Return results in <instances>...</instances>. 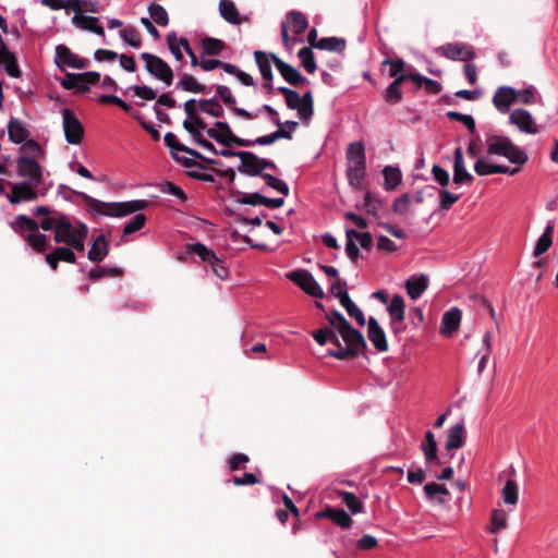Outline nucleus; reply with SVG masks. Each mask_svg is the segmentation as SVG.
I'll use <instances>...</instances> for the list:
<instances>
[{"instance_id":"obj_37","label":"nucleus","mask_w":558,"mask_h":558,"mask_svg":"<svg viewBox=\"0 0 558 558\" xmlns=\"http://www.w3.org/2000/svg\"><path fill=\"white\" fill-rule=\"evenodd\" d=\"M512 144L513 143L508 137L492 136L490 142L488 143L487 153L489 155L506 157Z\"/></svg>"},{"instance_id":"obj_59","label":"nucleus","mask_w":558,"mask_h":558,"mask_svg":"<svg viewBox=\"0 0 558 558\" xmlns=\"http://www.w3.org/2000/svg\"><path fill=\"white\" fill-rule=\"evenodd\" d=\"M146 216L144 214H137L131 221H129L123 228V236L130 235L134 232L140 231L146 223Z\"/></svg>"},{"instance_id":"obj_24","label":"nucleus","mask_w":558,"mask_h":558,"mask_svg":"<svg viewBox=\"0 0 558 558\" xmlns=\"http://www.w3.org/2000/svg\"><path fill=\"white\" fill-rule=\"evenodd\" d=\"M71 238H73V226L70 218L62 213H58V220L53 236L54 242L65 244Z\"/></svg>"},{"instance_id":"obj_6","label":"nucleus","mask_w":558,"mask_h":558,"mask_svg":"<svg viewBox=\"0 0 558 558\" xmlns=\"http://www.w3.org/2000/svg\"><path fill=\"white\" fill-rule=\"evenodd\" d=\"M286 277L313 298L323 299L325 293L312 274L306 269L290 271Z\"/></svg>"},{"instance_id":"obj_28","label":"nucleus","mask_w":558,"mask_h":558,"mask_svg":"<svg viewBox=\"0 0 558 558\" xmlns=\"http://www.w3.org/2000/svg\"><path fill=\"white\" fill-rule=\"evenodd\" d=\"M555 230V220L547 221V225L545 227V230L543 234L538 238L534 250H533V256L539 257L544 253H546L550 246L553 245V233Z\"/></svg>"},{"instance_id":"obj_61","label":"nucleus","mask_w":558,"mask_h":558,"mask_svg":"<svg viewBox=\"0 0 558 558\" xmlns=\"http://www.w3.org/2000/svg\"><path fill=\"white\" fill-rule=\"evenodd\" d=\"M380 205L381 202L372 192L368 191L365 193L362 207L366 210L367 214L377 216Z\"/></svg>"},{"instance_id":"obj_18","label":"nucleus","mask_w":558,"mask_h":558,"mask_svg":"<svg viewBox=\"0 0 558 558\" xmlns=\"http://www.w3.org/2000/svg\"><path fill=\"white\" fill-rule=\"evenodd\" d=\"M367 337L373 343L375 349L379 352L388 351V342L384 329L379 326L375 317H369L367 320Z\"/></svg>"},{"instance_id":"obj_46","label":"nucleus","mask_w":558,"mask_h":558,"mask_svg":"<svg viewBox=\"0 0 558 558\" xmlns=\"http://www.w3.org/2000/svg\"><path fill=\"white\" fill-rule=\"evenodd\" d=\"M202 47L205 54L219 56L226 48V44L221 39L206 37L202 40Z\"/></svg>"},{"instance_id":"obj_23","label":"nucleus","mask_w":558,"mask_h":558,"mask_svg":"<svg viewBox=\"0 0 558 558\" xmlns=\"http://www.w3.org/2000/svg\"><path fill=\"white\" fill-rule=\"evenodd\" d=\"M461 322V311L457 307H452L450 311L442 315L440 324V332L449 337L459 329Z\"/></svg>"},{"instance_id":"obj_49","label":"nucleus","mask_w":558,"mask_h":558,"mask_svg":"<svg viewBox=\"0 0 558 558\" xmlns=\"http://www.w3.org/2000/svg\"><path fill=\"white\" fill-rule=\"evenodd\" d=\"M27 243L38 253H45L49 247L48 239L45 234L36 232H31L25 236Z\"/></svg>"},{"instance_id":"obj_47","label":"nucleus","mask_w":558,"mask_h":558,"mask_svg":"<svg viewBox=\"0 0 558 558\" xmlns=\"http://www.w3.org/2000/svg\"><path fill=\"white\" fill-rule=\"evenodd\" d=\"M148 13L151 20L159 26H167L169 24V15L166 9L158 3H150L148 5Z\"/></svg>"},{"instance_id":"obj_53","label":"nucleus","mask_w":558,"mask_h":558,"mask_svg":"<svg viewBox=\"0 0 558 558\" xmlns=\"http://www.w3.org/2000/svg\"><path fill=\"white\" fill-rule=\"evenodd\" d=\"M298 57L300 58V60L302 61V65L308 73L313 74L316 71L317 66L311 47L301 48L298 52Z\"/></svg>"},{"instance_id":"obj_15","label":"nucleus","mask_w":558,"mask_h":558,"mask_svg":"<svg viewBox=\"0 0 558 558\" xmlns=\"http://www.w3.org/2000/svg\"><path fill=\"white\" fill-rule=\"evenodd\" d=\"M238 158L241 160V165L238 167V171L243 174L262 177V158L251 151H240Z\"/></svg>"},{"instance_id":"obj_16","label":"nucleus","mask_w":558,"mask_h":558,"mask_svg":"<svg viewBox=\"0 0 558 558\" xmlns=\"http://www.w3.org/2000/svg\"><path fill=\"white\" fill-rule=\"evenodd\" d=\"M216 94L217 96L222 100V102L228 106L232 112L246 120H252L256 118V116L252 114L247 110L243 108L236 107V99L232 95L230 88L226 85H217L216 86Z\"/></svg>"},{"instance_id":"obj_33","label":"nucleus","mask_w":558,"mask_h":558,"mask_svg":"<svg viewBox=\"0 0 558 558\" xmlns=\"http://www.w3.org/2000/svg\"><path fill=\"white\" fill-rule=\"evenodd\" d=\"M428 281L424 275L420 277H411L405 282V290L412 300L418 299L422 293L427 289Z\"/></svg>"},{"instance_id":"obj_5","label":"nucleus","mask_w":558,"mask_h":558,"mask_svg":"<svg viewBox=\"0 0 558 558\" xmlns=\"http://www.w3.org/2000/svg\"><path fill=\"white\" fill-rule=\"evenodd\" d=\"M38 160L27 155H20L16 159L17 174L21 178L27 179L34 186H38L44 180L43 167Z\"/></svg>"},{"instance_id":"obj_44","label":"nucleus","mask_w":558,"mask_h":558,"mask_svg":"<svg viewBox=\"0 0 558 558\" xmlns=\"http://www.w3.org/2000/svg\"><path fill=\"white\" fill-rule=\"evenodd\" d=\"M338 496L341 498L342 502L348 507V509L353 513H360L364 509V505L359 500L355 494L351 492L338 490Z\"/></svg>"},{"instance_id":"obj_39","label":"nucleus","mask_w":558,"mask_h":558,"mask_svg":"<svg viewBox=\"0 0 558 558\" xmlns=\"http://www.w3.org/2000/svg\"><path fill=\"white\" fill-rule=\"evenodd\" d=\"M254 58L263 78L267 82H271L274 77L271 70V54L268 57L266 52L258 50L254 52Z\"/></svg>"},{"instance_id":"obj_52","label":"nucleus","mask_w":558,"mask_h":558,"mask_svg":"<svg viewBox=\"0 0 558 558\" xmlns=\"http://www.w3.org/2000/svg\"><path fill=\"white\" fill-rule=\"evenodd\" d=\"M507 527V513L501 509H495L490 515L489 532L495 534Z\"/></svg>"},{"instance_id":"obj_50","label":"nucleus","mask_w":558,"mask_h":558,"mask_svg":"<svg viewBox=\"0 0 558 558\" xmlns=\"http://www.w3.org/2000/svg\"><path fill=\"white\" fill-rule=\"evenodd\" d=\"M348 162H365V149L361 142L351 143L347 148Z\"/></svg>"},{"instance_id":"obj_56","label":"nucleus","mask_w":558,"mask_h":558,"mask_svg":"<svg viewBox=\"0 0 558 558\" xmlns=\"http://www.w3.org/2000/svg\"><path fill=\"white\" fill-rule=\"evenodd\" d=\"M278 92L284 96L289 109L296 110L301 105V96L298 92L288 87H279Z\"/></svg>"},{"instance_id":"obj_20","label":"nucleus","mask_w":558,"mask_h":558,"mask_svg":"<svg viewBox=\"0 0 558 558\" xmlns=\"http://www.w3.org/2000/svg\"><path fill=\"white\" fill-rule=\"evenodd\" d=\"M311 335L319 345H325L327 342H330L335 347L333 349H329L327 353L340 351L345 347L339 339L340 335L329 327H323L314 330Z\"/></svg>"},{"instance_id":"obj_10","label":"nucleus","mask_w":558,"mask_h":558,"mask_svg":"<svg viewBox=\"0 0 558 558\" xmlns=\"http://www.w3.org/2000/svg\"><path fill=\"white\" fill-rule=\"evenodd\" d=\"M509 122L523 133L536 134L538 132V128L532 114L525 109H514L509 116Z\"/></svg>"},{"instance_id":"obj_25","label":"nucleus","mask_w":558,"mask_h":558,"mask_svg":"<svg viewBox=\"0 0 558 558\" xmlns=\"http://www.w3.org/2000/svg\"><path fill=\"white\" fill-rule=\"evenodd\" d=\"M0 64H4L5 72L11 77L17 78L22 75L15 54L7 48L3 41L0 44Z\"/></svg>"},{"instance_id":"obj_11","label":"nucleus","mask_w":558,"mask_h":558,"mask_svg":"<svg viewBox=\"0 0 558 558\" xmlns=\"http://www.w3.org/2000/svg\"><path fill=\"white\" fill-rule=\"evenodd\" d=\"M271 60L282 77L293 86H302L306 83V78L292 65L282 61L276 54L271 53Z\"/></svg>"},{"instance_id":"obj_27","label":"nucleus","mask_w":558,"mask_h":558,"mask_svg":"<svg viewBox=\"0 0 558 558\" xmlns=\"http://www.w3.org/2000/svg\"><path fill=\"white\" fill-rule=\"evenodd\" d=\"M72 23L75 27H77L80 29L95 33L98 36H102V37L105 36V29L99 24V20L95 16H88V15H84V14L74 15L72 17Z\"/></svg>"},{"instance_id":"obj_14","label":"nucleus","mask_w":558,"mask_h":558,"mask_svg":"<svg viewBox=\"0 0 558 558\" xmlns=\"http://www.w3.org/2000/svg\"><path fill=\"white\" fill-rule=\"evenodd\" d=\"M517 90L510 86H500L496 89L493 104L495 108L501 112L507 113L512 104L515 102Z\"/></svg>"},{"instance_id":"obj_8","label":"nucleus","mask_w":558,"mask_h":558,"mask_svg":"<svg viewBox=\"0 0 558 558\" xmlns=\"http://www.w3.org/2000/svg\"><path fill=\"white\" fill-rule=\"evenodd\" d=\"M437 52L447 59L464 62L473 60L476 56L474 47L464 43L442 45L437 49Z\"/></svg>"},{"instance_id":"obj_7","label":"nucleus","mask_w":558,"mask_h":558,"mask_svg":"<svg viewBox=\"0 0 558 558\" xmlns=\"http://www.w3.org/2000/svg\"><path fill=\"white\" fill-rule=\"evenodd\" d=\"M63 131L65 140L69 144L77 145L83 141L84 128L81 121L75 117L74 112L64 108L62 110Z\"/></svg>"},{"instance_id":"obj_38","label":"nucleus","mask_w":558,"mask_h":558,"mask_svg":"<svg viewBox=\"0 0 558 558\" xmlns=\"http://www.w3.org/2000/svg\"><path fill=\"white\" fill-rule=\"evenodd\" d=\"M178 88L195 94H206L208 89L206 85L198 83L194 76L186 73L181 75Z\"/></svg>"},{"instance_id":"obj_60","label":"nucleus","mask_w":558,"mask_h":558,"mask_svg":"<svg viewBox=\"0 0 558 558\" xmlns=\"http://www.w3.org/2000/svg\"><path fill=\"white\" fill-rule=\"evenodd\" d=\"M506 158L510 162L518 166L524 165L529 159L527 154L518 146H515L514 144L511 145L509 151L506 155Z\"/></svg>"},{"instance_id":"obj_35","label":"nucleus","mask_w":558,"mask_h":558,"mask_svg":"<svg viewBox=\"0 0 558 558\" xmlns=\"http://www.w3.org/2000/svg\"><path fill=\"white\" fill-rule=\"evenodd\" d=\"M274 124L278 126V130L269 135L259 136L252 141L253 145H270L280 138L291 140L290 132H286V129H282V122L280 119H274Z\"/></svg>"},{"instance_id":"obj_9","label":"nucleus","mask_w":558,"mask_h":558,"mask_svg":"<svg viewBox=\"0 0 558 558\" xmlns=\"http://www.w3.org/2000/svg\"><path fill=\"white\" fill-rule=\"evenodd\" d=\"M11 187V193L7 195L11 204H20L22 202H32L38 198L36 186L28 181L20 183L8 182Z\"/></svg>"},{"instance_id":"obj_13","label":"nucleus","mask_w":558,"mask_h":558,"mask_svg":"<svg viewBox=\"0 0 558 558\" xmlns=\"http://www.w3.org/2000/svg\"><path fill=\"white\" fill-rule=\"evenodd\" d=\"M420 448L423 452L425 462L428 465L427 470H430L433 465L441 464V461L438 457L437 441L435 439V435L430 430L425 433L424 440L422 441Z\"/></svg>"},{"instance_id":"obj_22","label":"nucleus","mask_w":558,"mask_h":558,"mask_svg":"<svg viewBox=\"0 0 558 558\" xmlns=\"http://www.w3.org/2000/svg\"><path fill=\"white\" fill-rule=\"evenodd\" d=\"M317 518H327L341 529L351 527L353 520L342 508L327 507L325 510L316 513Z\"/></svg>"},{"instance_id":"obj_32","label":"nucleus","mask_w":558,"mask_h":558,"mask_svg":"<svg viewBox=\"0 0 558 558\" xmlns=\"http://www.w3.org/2000/svg\"><path fill=\"white\" fill-rule=\"evenodd\" d=\"M219 13L221 17L230 24L239 25L242 23L239 10L231 0L219 1Z\"/></svg>"},{"instance_id":"obj_62","label":"nucleus","mask_w":558,"mask_h":558,"mask_svg":"<svg viewBox=\"0 0 558 558\" xmlns=\"http://www.w3.org/2000/svg\"><path fill=\"white\" fill-rule=\"evenodd\" d=\"M383 65H390V70H389V76L390 77H393L395 80L397 77H400L402 76L404 73H402L405 69V62L403 59H396V60H391V59H385L383 62H381Z\"/></svg>"},{"instance_id":"obj_51","label":"nucleus","mask_w":558,"mask_h":558,"mask_svg":"<svg viewBox=\"0 0 558 558\" xmlns=\"http://www.w3.org/2000/svg\"><path fill=\"white\" fill-rule=\"evenodd\" d=\"M22 144L23 145L20 148V151L23 153L22 155H27L35 159H44L45 151L38 142L35 140H27Z\"/></svg>"},{"instance_id":"obj_64","label":"nucleus","mask_w":558,"mask_h":558,"mask_svg":"<svg viewBox=\"0 0 558 558\" xmlns=\"http://www.w3.org/2000/svg\"><path fill=\"white\" fill-rule=\"evenodd\" d=\"M433 179L445 189L450 182L449 172L438 165H434L432 168Z\"/></svg>"},{"instance_id":"obj_55","label":"nucleus","mask_w":558,"mask_h":558,"mask_svg":"<svg viewBox=\"0 0 558 558\" xmlns=\"http://www.w3.org/2000/svg\"><path fill=\"white\" fill-rule=\"evenodd\" d=\"M187 250L190 253L197 255L204 263L208 264L210 260L216 259V253L202 243L189 245Z\"/></svg>"},{"instance_id":"obj_17","label":"nucleus","mask_w":558,"mask_h":558,"mask_svg":"<svg viewBox=\"0 0 558 558\" xmlns=\"http://www.w3.org/2000/svg\"><path fill=\"white\" fill-rule=\"evenodd\" d=\"M163 141H165L166 146H168L172 150H178V151L185 153V154H187V155H190V156H192V157H194L196 159H201L204 162H207V163H210V165H219V160L211 159V158H206L201 153H198L197 150H195L193 148H190V147L183 145L182 143H180V141L178 140L177 135L174 133H172V132L166 133V135L163 137Z\"/></svg>"},{"instance_id":"obj_3","label":"nucleus","mask_w":558,"mask_h":558,"mask_svg":"<svg viewBox=\"0 0 558 558\" xmlns=\"http://www.w3.org/2000/svg\"><path fill=\"white\" fill-rule=\"evenodd\" d=\"M208 137L215 140L226 147H251L253 142L251 140L240 138L233 134L230 125L227 122L217 121L213 128L206 130Z\"/></svg>"},{"instance_id":"obj_58","label":"nucleus","mask_w":558,"mask_h":558,"mask_svg":"<svg viewBox=\"0 0 558 558\" xmlns=\"http://www.w3.org/2000/svg\"><path fill=\"white\" fill-rule=\"evenodd\" d=\"M262 178L265 180V182L268 186L275 189L279 193L283 194L284 196L289 195L290 190L284 181L278 179L269 173H263Z\"/></svg>"},{"instance_id":"obj_45","label":"nucleus","mask_w":558,"mask_h":558,"mask_svg":"<svg viewBox=\"0 0 558 558\" xmlns=\"http://www.w3.org/2000/svg\"><path fill=\"white\" fill-rule=\"evenodd\" d=\"M183 128L187 133L191 134V136L195 141L197 140V137L203 136L202 130H205L207 128V124L201 116H197L192 120H184Z\"/></svg>"},{"instance_id":"obj_42","label":"nucleus","mask_w":558,"mask_h":558,"mask_svg":"<svg viewBox=\"0 0 558 558\" xmlns=\"http://www.w3.org/2000/svg\"><path fill=\"white\" fill-rule=\"evenodd\" d=\"M287 19L291 23L292 32L295 35H302L308 27L306 15L300 11H290Z\"/></svg>"},{"instance_id":"obj_31","label":"nucleus","mask_w":558,"mask_h":558,"mask_svg":"<svg viewBox=\"0 0 558 558\" xmlns=\"http://www.w3.org/2000/svg\"><path fill=\"white\" fill-rule=\"evenodd\" d=\"M365 171H366V161L365 162H348V180L349 183L360 189L363 185L364 179H365Z\"/></svg>"},{"instance_id":"obj_40","label":"nucleus","mask_w":558,"mask_h":558,"mask_svg":"<svg viewBox=\"0 0 558 558\" xmlns=\"http://www.w3.org/2000/svg\"><path fill=\"white\" fill-rule=\"evenodd\" d=\"M10 227L14 232L23 234L24 231H38L39 225L26 215H19L14 221L10 222Z\"/></svg>"},{"instance_id":"obj_21","label":"nucleus","mask_w":558,"mask_h":558,"mask_svg":"<svg viewBox=\"0 0 558 558\" xmlns=\"http://www.w3.org/2000/svg\"><path fill=\"white\" fill-rule=\"evenodd\" d=\"M474 171L478 175H489L495 173H502L509 175H515L520 172L519 167L510 168L508 166H499L488 163L485 159H477L474 163Z\"/></svg>"},{"instance_id":"obj_57","label":"nucleus","mask_w":558,"mask_h":558,"mask_svg":"<svg viewBox=\"0 0 558 558\" xmlns=\"http://www.w3.org/2000/svg\"><path fill=\"white\" fill-rule=\"evenodd\" d=\"M122 39L128 43L133 48H140L142 45V39L138 31L135 27L129 26L125 27L120 33Z\"/></svg>"},{"instance_id":"obj_29","label":"nucleus","mask_w":558,"mask_h":558,"mask_svg":"<svg viewBox=\"0 0 558 558\" xmlns=\"http://www.w3.org/2000/svg\"><path fill=\"white\" fill-rule=\"evenodd\" d=\"M465 429L462 423H458L451 426L448 430L447 440L445 444V449L447 451H451L453 449H459L464 446L465 442Z\"/></svg>"},{"instance_id":"obj_19","label":"nucleus","mask_w":558,"mask_h":558,"mask_svg":"<svg viewBox=\"0 0 558 558\" xmlns=\"http://www.w3.org/2000/svg\"><path fill=\"white\" fill-rule=\"evenodd\" d=\"M473 175L466 170L461 147L454 150L453 156V183L472 184Z\"/></svg>"},{"instance_id":"obj_54","label":"nucleus","mask_w":558,"mask_h":558,"mask_svg":"<svg viewBox=\"0 0 558 558\" xmlns=\"http://www.w3.org/2000/svg\"><path fill=\"white\" fill-rule=\"evenodd\" d=\"M460 194H453L446 189L439 190V207L441 211L449 210L459 199Z\"/></svg>"},{"instance_id":"obj_48","label":"nucleus","mask_w":558,"mask_h":558,"mask_svg":"<svg viewBox=\"0 0 558 558\" xmlns=\"http://www.w3.org/2000/svg\"><path fill=\"white\" fill-rule=\"evenodd\" d=\"M502 500L506 505H515L519 499V488L513 480H508L501 490Z\"/></svg>"},{"instance_id":"obj_2","label":"nucleus","mask_w":558,"mask_h":558,"mask_svg":"<svg viewBox=\"0 0 558 558\" xmlns=\"http://www.w3.org/2000/svg\"><path fill=\"white\" fill-rule=\"evenodd\" d=\"M76 194L84 201L90 214L108 217H124L133 213L144 210L149 205L148 201L145 199L106 203L84 192H76Z\"/></svg>"},{"instance_id":"obj_36","label":"nucleus","mask_w":558,"mask_h":558,"mask_svg":"<svg viewBox=\"0 0 558 558\" xmlns=\"http://www.w3.org/2000/svg\"><path fill=\"white\" fill-rule=\"evenodd\" d=\"M405 82V76H400L393 80L387 87L384 99L389 105H397L402 100L401 85Z\"/></svg>"},{"instance_id":"obj_30","label":"nucleus","mask_w":558,"mask_h":558,"mask_svg":"<svg viewBox=\"0 0 558 558\" xmlns=\"http://www.w3.org/2000/svg\"><path fill=\"white\" fill-rule=\"evenodd\" d=\"M9 140L15 144H22L31 135L26 126L16 118H11L8 124Z\"/></svg>"},{"instance_id":"obj_12","label":"nucleus","mask_w":558,"mask_h":558,"mask_svg":"<svg viewBox=\"0 0 558 558\" xmlns=\"http://www.w3.org/2000/svg\"><path fill=\"white\" fill-rule=\"evenodd\" d=\"M56 57L57 62L60 69L62 66L59 64V61L64 63L65 65L72 68V69H78L83 70L88 68L89 60L85 58H80L77 54L73 53L66 46L64 45H58L56 47Z\"/></svg>"},{"instance_id":"obj_26","label":"nucleus","mask_w":558,"mask_h":558,"mask_svg":"<svg viewBox=\"0 0 558 558\" xmlns=\"http://www.w3.org/2000/svg\"><path fill=\"white\" fill-rule=\"evenodd\" d=\"M109 254V242L105 235H98L87 253V258L94 263L102 262Z\"/></svg>"},{"instance_id":"obj_43","label":"nucleus","mask_w":558,"mask_h":558,"mask_svg":"<svg viewBox=\"0 0 558 558\" xmlns=\"http://www.w3.org/2000/svg\"><path fill=\"white\" fill-rule=\"evenodd\" d=\"M385 179V189L387 191L395 190L401 182L402 174L398 168L386 166L383 170Z\"/></svg>"},{"instance_id":"obj_1","label":"nucleus","mask_w":558,"mask_h":558,"mask_svg":"<svg viewBox=\"0 0 558 558\" xmlns=\"http://www.w3.org/2000/svg\"><path fill=\"white\" fill-rule=\"evenodd\" d=\"M325 318L330 325L329 328L338 332L345 343L344 349L337 352H328V356L345 361L365 354L367 343L364 336L361 331L354 329L339 311L333 310L326 313Z\"/></svg>"},{"instance_id":"obj_34","label":"nucleus","mask_w":558,"mask_h":558,"mask_svg":"<svg viewBox=\"0 0 558 558\" xmlns=\"http://www.w3.org/2000/svg\"><path fill=\"white\" fill-rule=\"evenodd\" d=\"M389 317L392 324L402 323L405 316V303L401 295L396 294L392 296L388 306Z\"/></svg>"},{"instance_id":"obj_4","label":"nucleus","mask_w":558,"mask_h":558,"mask_svg":"<svg viewBox=\"0 0 558 558\" xmlns=\"http://www.w3.org/2000/svg\"><path fill=\"white\" fill-rule=\"evenodd\" d=\"M141 59L144 61L145 69L150 75L161 81L167 86L172 84L174 76L173 71L165 60L149 52H143Z\"/></svg>"},{"instance_id":"obj_63","label":"nucleus","mask_w":558,"mask_h":558,"mask_svg":"<svg viewBox=\"0 0 558 558\" xmlns=\"http://www.w3.org/2000/svg\"><path fill=\"white\" fill-rule=\"evenodd\" d=\"M447 117L452 121L463 123L471 133L475 132V120L470 114H463L457 111H448Z\"/></svg>"},{"instance_id":"obj_41","label":"nucleus","mask_w":558,"mask_h":558,"mask_svg":"<svg viewBox=\"0 0 558 558\" xmlns=\"http://www.w3.org/2000/svg\"><path fill=\"white\" fill-rule=\"evenodd\" d=\"M316 48L341 53L347 48V41L339 37H323L318 40Z\"/></svg>"}]
</instances>
